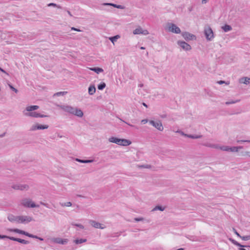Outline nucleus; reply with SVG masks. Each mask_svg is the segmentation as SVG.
Listing matches in <instances>:
<instances>
[{"mask_svg": "<svg viewBox=\"0 0 250 250\" xmlns=\"http://www.w3.org/2000/svg\"><path fill=\"white\" fill-rule=\"evenodd\" d=\"M60 107L63 111L79 117H82L83 115V111L79 108L73 107L70 105H62Z\"/></svg>", "mask_w": 250, "mask_h": 250, "instance_id": "f257e3e1", "label": "nucleus"}, {"mask_svg": "<svg viewBox=\"0 0 250 250\" xmlns=\"http://www.w3.org/2000/svg\"><path fill=\"white\" fill-rule=\"evenodd\" d=\"M9 230L11 231V232H16V233H19V234L24 235L27 236H28L29 237H30V238L38 239H39V240H40L41 241H43V239L42 238L38 237L37 235H35L30 234V233H28V232H27L26 231H25L22 230H21V229H10Z\"/></svg>", "mask_w": 250, "mask_h": 250, "instance_id": "f03ea898", "label": "nucleus"}, {"mask_svg": "<svg viewBox=\"0 0 250 250\" xmlns=\"http://www.w3.org/2000/svg\"><path fill=\"white\" fill-rule=\"evenodd\" d=\"M204 34L208 41H211L214 38L213 31L209 26L205 27Z\"/></svg>", "mask_w": 250, "mask_h": 250, "instance_id": "7ed1b4c3", "label": "nucleus"}, {"mask_svg": "<svg viewBox=\"0 0 250 250\" xmlns=\"http://www.w3.org/2000/svg\"><path fill=\"white\" fill-rule=\"evenodd\" d=\"M242 146L230 147L229 146H223L220 147L219 149L226 151L238 152L239 149H242Z\"/></svg>", "mask_w": 250, "mask_h": 250, "instance_id": "20e7f679", "label": "nucleus"}, {"mask_svg": "<svg viewBox=\"0 0 250 250\" xmlns=\"http://www.w3.org/2000/svg\"><path fill=\"white\" fill-rule=\"evenodd\" d=\"M168 30L169 31L176 34H179L181 33V30L176 24L172 23H168L167 24Z\"/></svg>", "mask_w": 250, "mask_h": 250, "instance_id": "39448f33", "label": "nucleus"}, {"mask_svg": "<svg viewBox=\"0 0 250 250\" xmlns=\"http://www.w3.org/2000/svg\"><path fill=\"white\" fill-rule=\"evenodd\" d=\"M22 218L21 216H15L13 214H9L7 217V219L10 222H15L17 223H22Z\"/></svg>", "mask_w": 250, "mask_h": 250, "instance_id": "423d86ee", "label": "nucleus"}, {"mask_svg": "<svg viewBox=\"0 0 250 250\" xmlns=\"http://www.w3.org/2000/svg\"><path fill=\"white\" fill-rule=\"evenodd\" d=\"M21 204L25 207L27 208H38L39 205H36L34 203L32 202L30 200L28 199H24L22 200Z\"/></svg>", "mask_w": 250, "mask_h": 250, "instance_id": "0eeeda50", "label": "nucleus"}, {"mask_svg": "<svg viewBox=\"0 0 250 250\" xmlns=\"http://www.w3.org/2000/svg\"><path fill=\"white\" fill-rule=\"evenodd\" d=\"M182 35L183 37L187 41H192V40H196V37L194 35L191 34L188 32H183L182 33Z\"/></svg>", "mask_w": 250, "mask_h": 250, "instance_id": "6e6552de", "label": "nucleus"}, {"mask_svg": "<svg viewBox=\"0 0 250 250\" xmlns=\"http://www.w3.org/2000/svg\"><path fill=\"white\" fill-rule=\"evenodd\" d=\"M149 123L159 131H162L164 129L163 126L161 121L155 122L153 120H150Z\"/></svg>", "mask_w": 250, "mask_h": 250, "instance_id": "1a4fd4ad", "label": "nucleus"}, {"mask_svg": "<svg viewBox=\"0 0 250 250\" xmlns=\"http://www.w3.org/2000/svg\"><path fill=\"white\" fill-rule=\"evenodd\" d=\"M12 188L16 190H27L29 188V186L27 184H16L13 185Z\"/></svg>", "mask_w": 250, "mask_h": 250, "instance_id": "9d476101", "label": "nucleus"}, {"mask_svg": "<svg viewBox=\"0 0 250 250\" xmlns=\"http://www.w3.org/2000/svg\"><path fill=\"white\" fill-rule=\"evenodd\" d=\"M177 44L185 50L188 51L191 49V46L184 41H179Z\"/></svg>", "mask_w": 250, "mask_h": 250, "instance_id": "9b49d317", "label": "nucleus"}, {"mask_svg": "<svg viewBox=\"0 0 250 250\" xmlns=\"http://www.w3.org/2000/svg\"><path fill=\"white\" fill-rule=\"evenodd\" d=\"M89 223L92 227L95 228L104 229L105 228L104 225L94 220H90Z\"/></svg>", "mask_w": 250, "mask_h": 250, "instance_id": "f8f14e48", "label": "nucleus"}, {"mask_svg": "<svg viewBox=\"0 0 250 250\" xmlns=\"http://www.w3.org/2000/svg\"><path fill=\"white\" fill-rule=\"evenodd\" d=\"M8 239L11 240L18 242L20 243L23 244H28L29 243V242L28 241H27V240H25L24 239H22L21 238H15V237H14L12 236H11V237H8Z\"/></svg>", "mask_w": 250, "mask_h": 250, "instance_id": "ddd939ff", "label": "nucleus"}, {"mask_svg": "<svg viewBox=\"0 0 250 250\" xmlns=\"http://www.w3.org/2000/svg\"><path fill=\"white\" fill-rule=\"evenodd\" d=\"M54 242L60 244L62 245H65L67 243L68 239H62L60 238H54L53 240Z\"/></svg>", "mask_w": 250, "mask_h": 250, "instance_id": "4468645a", "label": "nucleus"}, {"mask_svg": "<svg viewBox=\"0 0 250 250\" xmlns=\"http://www.w3.org/2000/svg\"><path fill=\"white\" fill-rule=\"evenodd\" d=\"M108 141L110 142L115 143L118 145H120L121 142V139H119L115 137H111L109 138Z\"/></svg>", "mask_w": 250, "mask_h": 250, "instance_id": "2eb2a0df", "label": "nucleus"}, {"mask_svg": "<svg viewBox=\"0 0 250 250\" xmlns=\"http://www.w3.org/2000/svg\"><path fill=\"white\" fill-rule=\"evenodd\" d=\"M22 218V223H27L31 222L32 220V218L29 216H23Z\"/></svg>", "mask_w": 250, "mask_h": 250, "instance_id": "dca6fc26", "label": "nucleus"}, {"mask_svg": "<svg viewBox=\"0 0 250 250\" xmlns=\"http://www.w3.org/2000/svg\"><path fill=\"white\" fill-rule=\"evenodd\" d=\"M229 239L232 244L239 247H250V246L242 245L232 238H230Z\"/></svg>", "mask_w": 250, "mask_h": 250, "instance_id": "f3484780", "label": "nucleus"}, {"mask_svg": "<svg viewBox=\"0 0 250 250\" xmlns=\"http://www.w3.org/2000/svg\"><path fill=\"white\" fill-rule=\"evenodd\" d=\"M131 144V142L130 140H126L125 139H121V142L120 143L121 146H127Z\"/></svg>", "mask_w": 250, "mask_h": 250, "instance_id": "a211bd4d", "label": "nucleus"}, {"mask_svg": "<svg viewBox=\"0 0 250 250\" xmlns=\"http://www.w3.org/2000/svg\"><path fill=\"white\" fill-rule=\"evenodd\" d=\"M39 113L36 112H30L24 113V115L26 116H30L35 118H38Z\"/></svg>", "mask_w": 250, "mask_h": 250, "instance_id": "6ab92c4d", "label": "nucleus"}, {"mask_svg": "<svg viewBox=\"0 0 250 250\" xmlns=\"http://www.w3.org/2000/svg\"><path fill=\"white\" fill-rule=\"evenodd\" d=\"M182 134L186 137H187L191 139H199L202 138V135H191V134H187L182 132Z\"/></svg>", "mask_w": 250, "mask_h": 250, "instance_id": "aec40b11", "label": "nucleus"}, {"mask_svg": "<svg viewBox=\"0 0 250 250\" xmlns=\"http://www.w3.org/2000/svg\"><path fill=\"white\" fill-rule=\"evenodd\" d=\"M203 146H207L210 148H219V146L218 145L216 144H210V143H205L203 144Z\"/></svg>", "mask_w": 250, "mask_h": 250, "instance_id": "412c9836", "label": "nucleus"}, {"mask_svg": "<svg viewBox=\"0 0 250 250\" xmlns=\"http://www.w3.org/2000/svg\"><path fill=\"white\" fill-rule=\"evenodd\" d=\"M250 78L248 77H243L239 80L240 83L248 84L250 83Z\"/></svg>", "mask_w": 250, "mask_h": 250, "instance_id": "4be33fe9", "label": "nucleus"}, {"mask_svg": "<svg viewBox=\"0 0 250 250\" xmlns=\"http://www.w3.org/2000/svg\"><path fill=\"white\" fill-rule=\"evenodd\" d=\"M39 108L38 105H31L26 107V110L27 111H32L38 109Z\"/></svg>", "mask_w": 250, "mask_h": 250, "instance_id": "5701e85b", "label": "nucleus"}, {"mask_svg": "<svg viewBox=\"0 0 250 250\" xmlns=\"http://www.w3.org/2000/svg\"><path fill=\"white\" fill-rule=\"evenodd\" d=\"M96 91V88L94 85H91L88 87V93L90 95H93Z\"/></svg>", "mask_w": 250, "mask_h": 250, "instance_id": "b1692460", "label": "nucleus"}, {"mask_svg": "<svg viewBox=\"0 0 250 250\" xmlns=\"http://www.w3.org/2000/svg\"><path fill=\"white\" fill-rule=\"evenodd\" d=\"M104 5H111L113 6L114 7L118 8V9H124V7L123 6L121 5H117L116 4L112 3H104Z\"/></svg>", "mask_w": 250, "mask_h": 250, "instance_id": "393cba45", "label": "nucleus"}, {"mask_svg": "<svg viewBox=\"0 0 250 250\" xmlns=\"http://www.w3.org/2000/svg\"><path fill=\"white\" fill-rule=\"evenodd\" d=\"M76 161L81 163H91L94 161L93 159L91 160H82L78 158L76 159Z\"/></svg>", "mask_w": 250, "mask_h": 250, "instance_id": "a878e982", "label": "nucleus"}, {"mask_svg": "<svg viewBox=\"0 0 250 250\" xmlns=\"http://www.w3.org/2000/svg\"><path fill=\"white\" fill-rule=\"evenodd\" d=\"M90 69L91 70L96 72L97 74H99L100 73L104 71V70L102 68H100L98 67L90 68Z\"/></svg>", "mask_w": 250, "mask_h": 250, "instance_id": "bb28decb", "label": "nucleus"}, {"mask_svg": "<svg viewBox=\"0 0 250 250\" xmlns=\"http://www.w3.org/2000/svg\"><path fill=\"white\" fill-rule=\"evenodd\" d=\"M222 28L226 32L229 31L232 29L231 26L228 24H225L224 26H222Z\"/></svg>", "mask_w": 250, "mask_h": 250, "instance_id": "cd10ccee", "label": "nucleus"}, {"mask_svg": "<svg viewBox=\"0 0 250 250\" xmlns=\"http://www.w3.org/2000/svg\"><path fill=\"white\" fill-rule=\"evenodd\" d=\"M87 240L86 239H75L74 242L76 244H82L84 242H86Z\"/></svg>", "mask_w": 250, "mask_h": 250, "instance_id": "c85d7f7f", "label": "nucleus"}, {"mask_svg": "<svg viewBox=\"0 0 250 250\" xmlns=\"http://www.w3.org/2000/svg\"><path fill=\"white\" fill-rule=\"evenodd\" d=\"M38 127H37L38 129H47L49 127L48 125H40L37 124Z\"/></svg>", "mask_w": 250, "mask_h": 250, "instance_id": "c756f323", "label": "nucleus"}, {"mask_svg": "<svg viewBox=\"0 0 250 250\" xmlns=\"http://www.w3.org/2000/svg\"><path fill=\"white\" fill-rule=\"evenodd\" d=\"M119 38H120L119 35H116V36L110 37L109 38V39L113 43H114V42H116L117 41V40L118 39H119Z\"/></svg>", "mask_w": 250, "mask_h": 250, "instance_id": "7c9ffc66", "label": "nucleus"}, {"mask_svg": "<svg viewBox=\"0 0 250 250\" xmlns=\"http://www.w3.org/2000/svg\"><path fill=\"white\" fill-rule=\"evenodd\" d=\"M142 28L141 27L137 28L133 31L134 34H142Z\"/></svg>", "mask_w": 250, "mask_h": 250, "instance_id": "2f4dec72", "label": "nucleus"}, {"mask_svg": "<svg viewBox=\"0 0 250 250\" xmlns=\"http://www.w3.org/2000/svg\"><path fill=\"white\" fill-rule=\"evenodd\" d=\"M106 86V84L103 82V83H100L98 85V88L99 90H103Z\"/></svg>", "mask_w": 250, "mask_h": 250, "instance_id": "473e14b6", "label": "nucleus"}, {"mask_svg": "<svg viewBox=\"0 0 250 250\" xmlns=\"http://www.w3.org/2000/svg\"><path fill=\"white\" fill-rule=\"evenodd\" d=\"M165 209V208L161 206H157L153 209L152 211L159 210L160 211H163Z\"/></svg>", "mask_w": 250, "mask_h": 250, "instance_id": "72a5a7b5", "label": "nucleus"}, {"mask_svg": "<svg viewBox=\"0 0 250 250\" xmlns=\"http://www.w3.org/2000/svg\"><path fill=\"white\" fill-rule=\"evenodd\" d=\"M67 93V92L66 91L57 92L55 94H54V96H63V95H65Z\"/></svg>", "mask_w": 250, "mask_h": 250, "instance_id": "f704fd0d", "label": "nucleus"}, {"mask_svg": "<svg viewBox=\"0 0 250 250\" xmlns=\"http://www.w3.org/2000/svg\"><path fill=\"white\" fill-rule=\"evenodd\" d=\"M47 6L48 7L53 6V7H57L58 8H61V6L60 5H57L56 3H50L47 4Z\"/></svg>", "mask_w": 250, "mask_h": 250, "instance_id": "c9c22d12", "label": "nucleus"}, {"mask_svg": "<svg viewBox=\"0 0 250 250\" xmlns=\"http://www.w3.org/2000/svg\"><path fill=\"white\" fill-rule=\"evenodd\" d=\"M62 207L66 206V207H70L72 206V203L70 202H68L64 203H60Z\"/></svg>", "mask_w": 250, "mask_h": 250, "instance_id": "e433bc0d", "label": "nucleus"}, {"mask_svg": "<svg viewBox=\"0 0 250 250\" xmlns=\"http://www.w3.org/2000/svg\"><path fill=\"white\" fill-rule=\"evenodd\" d=\"M121 232H115V233H112L110 234V236L111 237H118L121 234Z\"/></svg>", "mask_w": 250, "mask_h": 250, "instance_id": "4c0bfd02", "label": "nucleus"}, {"mask_svg": "<svg viewBox=\"0 0 250 250\" xmlns=\"http://www.w3.org/2000/svg\"><path fill=\"white\" fill-rule=\"evenodd\" d=\"M240 238L244 241L249 240H250V235L241 236V237H240Z\"/></svg>", "mask_w": 250, "mask_h": 250, "instance_id": "58836bf2", "label": "nucleus"}, {"mask_svg": "<svg viewBox=\"0 0 250 250\" xmlns=\"http://www.w3.org/2000/svg\"><path fill=\"white\" fill-rule=\"evenodd\" d=\"M37 127H38V125H37V124L36 125H32V127H31L30 130V131H34L36 130H38V128H37Z\"/></svg>", "mask_w": 250, "mask_h": 250, "instance_id": "ea45409f", "label": "nucleus"}, {"mask_svg": "<svg viewBox=\"0 0 250 250\" xmlns=\"http://www.w3.org/2000/svg\"><path fill=\"white\" fill-rule=\"evenodd\" d=\"M238 101H239V100H236L235 101H229V102H227L226 103V104H227V105H229V104H235V103L238 102Z\"/></svg>", "mask_w": 250, "mask_h": 250, "instance_id": "a19ab883", "label": "nucleus"}, {"mask_svg": "<svg viewBox=\"0 0 250 250\" xmlns=\"http://www.w3.org/2000/svg\"><path fill=\"white\" fill-rule=\"evenodd\" d=\"M8 85H9L10 89L12 90H13V91H14L15 93H17L18 92V90L16 88L14 87L11 84H9Z\"/></svg>", "mask_w": 250, "mask_h": 250, "instance_id": "79ce46f5", "label": "nucleus"}, {"mask_svg": "<svg viewBox=\"0 0 250 250\" xmlns=\"http://www.w3.org/2000/svg\"><path fill=\"white\" fill-rule=\"evenodd\" d=\"M217 83L219 84H224V83H225L226 84L228 85L229 84V83H228V82H226L224 81H219L217 82Z\"/></svg>", "mask_w": 250, "mask_h": 250, "instance_id": "37998d69", "label": "nucleus"}, {"mask_svg": "<svg viewBox=\"0 0 250 250\" xmlns=\"http://www.w3.org/2000/svg\"><path fill=\"white\" fill-rule=\"evenodd\" d=\"M139 167H143V168H149L151 167V166L148 165H144L139 166Z\"/></svg>", "mask_w": 250, "mask_h": 250, "instance_id": "c03bdc74", "label": "nucleus"}, {"mask_svg": "<svg viewBox=\"0 0 250 250\" xmlns=\"http://www.w3.org/2000/svg\"><path fill=\"white\" fill-rule=\"evenodd\" d=\"M72 225L79 227L80 228H81L82 229H83L84 228L83 226L81 224H72Z\"/></svg>", "mask_w": 250, "mask_h": 250, "instance_id": "a18cd8bd", "label": "nucleus"}, {"mask_svg": "<svg viewBox=\"0 0 250 250\" xmlns=\"http://www.w3.org/2000/svg\"><path fill=\"white\" fill-rule=\"evenodd\" d=\"M119 119L121 121L123 122L124 123H125L126 124H127L128 125H129V126H132V127H135L136 128H138V127H137L135 126H134V125H130V124H129V123H127V122H125V121L123 120L122 119H121V118H119Z\"/></svg>", "mask_w": 250, "mask_h": 250, "instance_id": "49530a36", "label": "nucleus"}, {"mask_svg": "<svg viewBox=\"0 0 250 250\" xmlns=\"http://www.w3.org/2000/svg\"><path fill=\"white\" fill-rule=\"evenodd\" d=\"M233 231L234 233L239 237H241V236L240 235V234L235 229L233 228Z\"/></svg>", "mask_w": 250, "mask_h": 250, "instance_id": "de8ad7c7", "label": "nucleus"}, {"mask_svg": "<svg viewBox=\"0 0 250 250\" xmlns=\"http://www.w3.org/2000/svg\"><path fill=\"white\" fill-rule=\"evenodd\" d=\"M11 236H6V235H0V239H4V238H8V237H11Z\"/></svg>", "mask_w": 250, "mask_h": 250, "instance_id": "09e8293b", "label": "nucleus"}, {"mask_svg": "<svg viewBox=\"0 0 250 250\" xmlns=\"http://www.w3.org/2000/svg\"><path fill=\"white\" fill-rule=\"evenodd\" d=\"M144 220L143 218H135L134 220L136 222H139L141 221H143Z\"/></svg>", "mask_w": 250, "mask_h": 250, "instance_id": "8fccbe9b", "label": "nucleus"}, {"mask_svg": "<svg viewBox=\"0 0 250 250\" xmlns=\"http://www.w3.org/2000/svg\"><path fill=\"white\" fill-rule=\"evenodd\" d=\"M142 34H143V35H146L148 34V32L146 30H143L142 29Z\"/></svg>", "mask_w": 250, "mask_h": 250, "instance_id": "3c124183", "label": "nucleus"}, {"mask_svg": "<svg viewBox=\"0 0 250 250\" xmlns=\"http://www.w3.org/2000/svg\"><path fill=\"white\" fill-rule=\"evenodd\" d=\"M48 117V115H43V114H42L41 113H39V116H38V118L40 117V118H44V117Z\"/></svg>", "mask_w": 250, "mask_h": 250, "instance_id": "603ef678", "label": "nucleus"}, {"mask_svg": "<svg viewBox=\"0 0 250 250\" xmlns=\"http://www.w3.org/2000/svg\"><path fill=\"white\" fill-rule=\"evenodd\" d=\"M71 30H72L77 31H78V32H81V30L80 29L76 28L74 27H71Z\"/></svg>", "mask_w": 250, "mask_h": 250, "instance_id": "864d4df0", "label": "nucleus"}, {"mask_svg": "<svg viewBox=\"0 0 250 250\" xmlns=\"http://www.w3.org/2000/svg\"><path fill=\"white\" fill-rule=\"evenodd\" d=\"M148 122V120L147 119H144V120H142L141 121V123L143 124H146V123H147Z\"/></svg>", "mask_w": 250, "mask_h": 250, "instance_id": "5fc2aeb1", "label": "nucleus"}, {"mask_svg": "<svg viewBox=\"0 0 250 250\" xmlns=\"http://www.w3.org/2000/svg\"><path fill=\"white\" fill-rule=\"evenodd\" d=\"M167 117V114H163L160 115V117L162 118H165Z\"/></svg>", "mask_w": 250, "mask_h": 250, "instance_id": "6e6d98bb", "label": "nucleus"}, {"mask_svg": "<svg viewBox=\"0 0 250 250\" xmlns=\"http://www.w3.org/2000/svg\"><path fill=\"white\" fill-rule=\"evenodd\" d=\"M249 141L250 140H238L237 142L238 143H240V142H249Z\"/></svg>", "mask_w": 250, "mask_h": 250, "instance_id": "4d7b16f0", "label": "nucleus"}, {"mask_svg": "<svg viewBox=\"0 0 250 250\" xmlns=\"http://www.w3.org/2000/svg\"><path fill=\"white\" fill-rule=\"evenodd\" d=\"M208 0H202V3L204 4V3H206L208 1Z\"/></svg>", "mask_w": 250, "mask_h": 250, "instance_id": "13d9d810", "label": "nucleus"}, {"mask_svg": "<svg viewBox=\"0 0 250 250\" xmlns=\"http://www.w3.org/2000/svg\"><path fill=\"white\" fill-rule=\"evenodd\" d=\"M6 133L5 132H4L3 133L1 134L0 135V138H2L5 135Z\"/></svg>", "mask_w": 250, "mask_h": 250, "instance_id": "bf43d9fd", "label": "nucleus"}, {"mask_svg": "<svg viewBox=\"0 0 250 250\" xmlns=\"http://www.w3.org/2000/svg\"><path fill=\"white\" fill-rule=\"evenodd\" d=\"M44 206L46 207V208H50L48 204L45 203Z\"/></svg>", "mask_w": 250, "mask_h": 250, "instance_id": "052dcab7", "label": "nucleus"}, {"mask_svg": "<svg viewBox=\"0 0 250 250\" xmlns=\"http://www.w3.org/2000/svg\"><path fill=\"white\" fill-rule=\"evenodd\" d=\"M0 71H1V72H2L3 73H6L5 70H4L3 69H2L0 67Z\"/></svg>", "mask_w": 250, "mask_h": 250, "instance_id": "680f3d73", "label": "nucleus"}, {"mask_svg": "<svg viewBox=\"0 0 250 250\" xmlns=\"http://www.w3.org/2000/svg\"><path fill=\"white\" fill-rule=\"evenodd\" d=\"M67 13L69 14V15H70V16H71V17L72 16L71 12L69 11H67Z\"/></svg>", "mask_w": 250, "mask_h": 250, "instance_id": "e2e57ef3", "label": "nucleus"}, {"mask_svg": "<svg viewBox=\"0 0 250 250\" xmlns=\"http://www.w3.org/2000/svg\"><path fill=\"white\" fill-rule=\"evenodd\" d=\"M243 248H244V247H240V248L239 249V250H246V249H244Z\"/></svg>", "mask_w": 250, "mask_h": 250, "instance_id": "0e129e2a", "label": "nucleus"}, {"mask_svg": "<svg viewBox=\"0 0 250 250\" xmlns=\"http://www.w3.org/2000/svg\"><path fill=\"white\" fill-rule=\"evenodd\" d=\"M246 155H248V156H249L250 157V152H248L247 151V152H246Z\"/></svg>", "mask_w": 250, "mask_h": 250, "instance_id": "69168bd1", "label": "nucleus"}, {"mask_svg": "<svg viewBox=\"0 0 250 250\" xmlns=\"http://www.w3.org/2000/svg\"><path fill=\"white\" fill-rule=\"evenodd\" d=\"M143 105L144 106H145V107H147V105L146 103H143Z\"/></svg>", "mask_w": 250, "mask_h": 250, "instance_id": "338daca9", "label": "nucleus"}, {"mask_svg": "<svg viewBox=\"0 0 250 250\" xmlns=\"http://www.w3.org/2000/svg\"><path fill=\"white\" fill-rule=\"evenodd\" d=\"M143 83H141V84H139V86L140 87H142L143 86Z\"/></svg>", "mask_w": 250, "mask_h": 250, "instance_id": "774afa93", "label": "nucleus"}]
</instances>
